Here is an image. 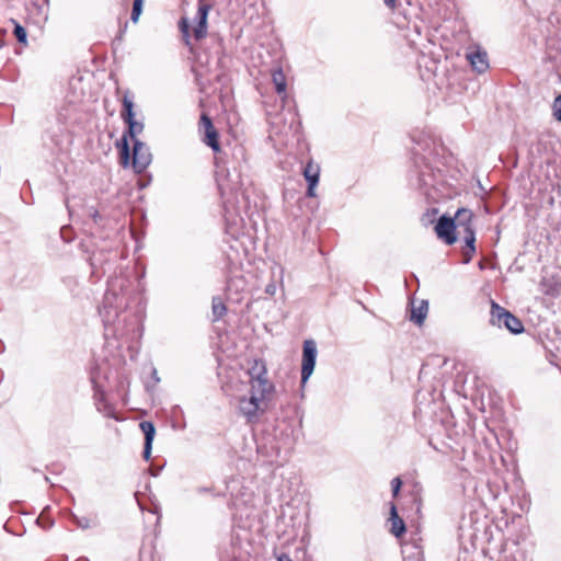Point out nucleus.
<instances>
[{"label": "nucleus", "mask_w": 561, "mask_h": 561, "mask_svg": "<svg viewBox=\"0 0 561 561\" xmlns=\"http://www.w3.org/2000/svg\"><path fill=\"white\" fill-rule=\"evenodd\" d=\"M118 253L116 250L106 245L98 247L92 251L89 262L91 266V275L101 278L110 272L116 263Z\"/></svg>", "instance_id": "4"}, {"label": "nucleus", "mask_w": 561, "mask_h": 561, "mask_svg": "<svg viewBox=\"0 0 561 561\" xmlns=\"http://www.w3.org/2000/svg\"><path fill=\"white\" fill-rule=\"evenodd\" d=\"M304 176L308 182L307 195L309 197L314 196V187L319 182L320 175V167L317 163H313L312 160L308 161L304 167Z\"/></svg>", "instance_id": "13"}, {"label": "nucleus", "mask_w": 561, "mask_h": 561, "mask_svg": "<svg viewBox=\"0 0 561 561\" xmlns=\"http://www.w3.org/2000/svg\"><path fill=\"white\" fill-rule=\"evenodd\" d=\"M216 128L214 127V125L211 127H208V128H204V133L205 135H207V133H210L211 130H215Z\"/></svg>", "instance_id": "34"}, {"label": "nucleus", "mask_w": 561, "mask_h": 561, "mask_svg": "<svg viewBox=\"0 0 561 561\" xmlns=\"http://www.w3.org/2000/svg\"><path fill=\"white\" fill-rule=\"evenodd\" d=\"M317 358V345L313 340H306L302 350L301 382L306 383L313 373Z\"/></svg>", "instance_id": "9"}, {"label": "nucleus", "mask_w": 561, "mask_h": 561, "mask_svg": "<svg viewBox=\"0 0 561 561\" xmlns=\"http://www.w3.org/2000/svg\"><path fill=\"white\" fill-rule=\"evenodd\" d=\"M151 162V153L149 148L139 139H135L133 144V158L129 165L133 167L136 173H141Z\"/></svg>", "instance_id": "8"}, {"label": "nucleus", "mask_w": 561, "mask_h": 561, "mask_svg": "<svg viewBox=\"0 0 561 561\" xmlns=\"http://www.w3.org/2000/svg\"><path fill=\"white\" fill-rule=\"evenodd\" d=\"M473 213L467 208H459L453 217L457 225V233L463 240L466 248L463 250V263L468 264L476 253V233L472 225Z\"/></svg>", "instance_id": "3"}, {"label": "nucleus", "mask_w": 561, "mask_h": 561, "mask_svg": "<svg viewBox=\"0 0 561 561\" xmlns=\"http://www.w3.org/2000/svg\"><path fill=\"white\" fill-rule=\"evenodd\" d=\"M251 396L239 399L240 413L248 420L253 421L257 417L259 411H263L261 403L268 398L272 392H261L251 389Z\"/></svg>", "instance_id": "7"}, {"label": "nucleus", "mask_w": 561, "mask_h": 561, "mask_svg": "<svg viewBox=\"0 0 561 561\" xmlns=\"http://www.w3.org/2000/svg\"><path fill=\"white\" fill-rule=\"evenodd\" d=\"M13 33L19 43L26 44L27 33H26V30L22 25H20L19 23H15Z\"/></svg>", "instance_id": "24"}, {"label": "nucleus", "mask_w": 561, "mask_h": 561, "mask_svg": "<svg viewBox=\"0 0 561 561\" xmlns=\"http://www.w3.org/2000/svg\"><path fill=\"white\" fill-rule=\"evenodd\" d=\"M466 59L478 73H483L489 68L488 54L479 46L469 47L466 53Z\"/></svg>", "instance_id": "11"}, {"label": "nucleus", "mask_w": 561, "mask_h": 561, "mask_svg": "<svg viewBox=\"0 0 561 561\" xmlns=\"http://www.w3.org/2000/svg\"><path fill=\"white\" fill-rule=\"evenodd\" d=\"M408 561H422L420 558H416L414 560H412L411 558L408 559Z\"/></svg>", "instance_id": "36"}, {"label": "nucleus", "mask_w": 561, "mask_h": 561, "mask_svg": "<svg viewBox=\"0 0 561 561\" xmlns=\"http://www.w3.org/2000/svg\"><path fill=\"white\" fill-rule=\"evenodd\" d=\"M272 81L275 85L276 92L279 95L286 96V89H287L286 77L280 67H277L272 70Z\"/></svg>", "instance_id": "16"}, {"label": "nucleus", "mask_w": 561, "mask_h": 561, "mask_svg": "<svg viewBox=\"0 0 561 561\" xmlns=\"http://www.w3.org/2000/svg\"><path fill=\"white\" fill-rule=\"evenodd\" d=\"M128 286L129 279L122 274L107 280V289L99 309L105 328L115 325L119 313L127 306L126 290Z\"/></svg>", "instance_id": "1"}, {"label": "nucleus", "mask_w": 561, "mask_h": 561, "mask_svg": "<svg viewBox=\"0 0 561 561\" xmlns=\"http://www.w3.org/2000/svg\"><path fill=\"white\" fill-rule=\"evenodd\" d=\"M89 215L93 218V220L96 222L98 218L100 217V214L96 209L91 208L89 211Z\"/></svg>", "instance_id": "30"}, {"label": "nucleus", "mask_w": 561, "mask_h": 561, "mask_svg": "<svg viewBox=\"0 0 561 561\" xmlns=\"http://www.w3.org/2000/svg\"><path fill=\"white\" fill-rule=\"evenodd\" d=\"M179 30L182 34L184 44L191 47V35H190V21L187 18H182L179 21Z\"/></svg>", "instance_id": "19"}, {"label": "nucleus", "mask_w": 561, "mask_h": 561, "mask_svg": "<svg viewBox=\"0 0 561 561\" xmlns=\"http://www.w3.org/2000/svg\"><path fill=\"white\" fill-rule=\"evenodd\" d=\"M401 485H402V481L399 477L397 478H393L391 480V489H392V496L396 497L398 496L399 492H400V489H401Z\"/></svg>", "instance_id": "26"}, {"label": "nucleus", "mask_w": 561, "mask_h": 561, "mask_svg": "<svg viewBox=\"0 0 561 561\" xmlns=\"http://www.w3.org/2000/svg\"><path fill=\"white\" fill-rule=\"evenodd\" d=\"M248 375L252 390L261 392H272L274 390L273 383L267 378V369L263 359H253Z\"/></svg>", "instance_id": "6"}, {"label": "nucleus", "mask_w": 561, "mask_h": 561, "mask_svg": "<svg viewBox=\"0 0 561 561\" xmlns=\"http://www.w3.org/2000/svg\"><path fill=\"white\" fill-rule=\"evenodd\" d=\"M490 323L499 328L504 327L514 334H518L524 331L523 322L495 301L491 302Z\"/></svg>", "instance_id": "5"}, {"label": "nucleus", "mask_w": 561, "mask_h": 561, "mask_svg": "<svg viewBox=\"0 0 561 561\" xmlns=\"http://www.w3.org/2000/svg\"><path fill=\"white\" fill-rule=\"evenodd\" d=\"M209 10V4L204 3L202 0L198 1V9L195 16L197 23L193 28V36L196 41H201L207 35V16Z\"/></svg>", "instance_id": "12"}, {"label": "nucleus", "mask_w": 561, "mask_h": 561, "mask_svg": "<svg viewBox=\"0 0 561 561\" xmlns=\"http://www.w3.org/2000/svg\"><path fill=\"white\" fill-rule=\"evenodd\" d=\"M211 126H213V122H211L210 117L205 113L202 114L201 119H199V128L204 129V128H208Z\"/></svg>", "instance_id": "27"}, {"label": "nucleus", "mask_w": 561, "mask_h": 561, "mask_svg": "<svg viewBox=\"0 0 561 561\" xmlns=\"http://www.w3.org/2000/svg\"><path fill=\"white\" fill-rule=\"evenodd\" d=\"M427 302L423 300L417 308H412L411 320L416 324H422L427 313Z\"/></svg>", "instance_id": "18"}, {"label": "nucleus", "mask_w": 561, "mask_h": 561, "mask_svg": "<svg viewBox=\"0 0 561 561\" xmlns=\"http://www.w3.org/2000/svg\"><path fill=\"white\" fill-rule=\"evenodd\" d=\"M396 1L397 0H383V3L390 8L391 10H393L396 8Z\"/></svg>", "instance_id": "32"}, {"label": "nucleus", "mask_w": 561, "mask_h": 561, "mask_svg": "<svg viewBox=\"0 0 561 561\" xmlns=\"http://www.w3.org/2000/svg\"><path fill=\"white\" fill-rule=\"evenodd\" d=\"M76 524L78 527L82 528V529H87L90 527V519L87 518V517H76Z\"/></svg>", "instance_id": "28"}, {"label": "nucleus", "mask_w": 561, "mask_h": 561, "mask_svg": "<svg viewBox=\"0 0 561 561\" xmlns=\"http://www.w3.org/2000/svg\"><path fill=\"white\" fill-rule=\"evenodd\" d=\"M275 291H276V287L273 284L267 285L266 288H265V293L266 294L274 295Z\"/></svg>", "instance_id": "31"}, {"label": "nucleus", "mask_w": 561, "mask_h": 561, "mask_svg": "<svg viewBox=\"0 0 561 561\" xmlns=\"http://www.w3.org/2000/svg\"><path fill=\"white\" fill-rule=\"evenodd\" d=\"M541 290L547 296L557 297L561 294V282L543 277L540 282Z\"/></svg>", "instance_id": "17"}, {"label": "nucleus", "mask_w": 561, "mask_h": 561, "mask_svg": "<svg viewBox=\"0 0 561 561\" xmlns=\"http://www.w3.org/2000/svg\"><path fill=\"white\" fill-rule=\"evenodd\" d=\"M121 116L127 124L128 128L116 145L119 149L121 165L123 168H128L130 161L128 137H130L134 142L135 139H137V136L144 130V124L135 119L134 101L128 91L125 92L123 96V110L121 112Z\"/></svg>", "instance_id": "2"}, {"label": "nucleus", "mask_w": 561, "mask_h": 561, "mask_svg": "<svg viewBox=\"0 0 561 561\" xmlns=\"http://www.w3.org/2000/svg\"><path fill=\"white\" fill-rule=\"evenodd\" d=\"M206 491H208V489H206V488H199L198 489V492H206Z\"/></svg>", "instance_id": "35"}, {"label": "nucleus", "mask_w": 561, "mask_h": 561, "mask_svg": "<svg viewBox=\"0 0 561 561\" xmlns=\"http://www.w3.org/2000/svg\"><path fill=\"white\" fill-rule=\"evenodd\" d=\"M391 522V534L396 537H400L405 533V524L403 519L398 515L397 507L393 503L390 504V518Z\"/></svg>", "instance_id": "15"}, {"label": "nucleus", "mask_w": 561, "mask_h": 561, "mask_svg": "<svg viewBox=\"0 0 561 561\" xmlns=\"http://www.w3.org/2000/svg\"><path fill=\"white\" fill-rule=\"evenodd\" d=\"M417 187L421 190H425L426 187L432 185V175L430 172L421 171L417 175Z\"/></svg>", "instance_id": "22"}, {"label": "nucleus", "mask_w": 561, "mask_h": 561, "mask_svg": "<svg viewBox=\"0 0 561 561\" xmlns=\"http://www.w3.org/2000/svg\"><path fill=\"white\" fill-rule=\"evenodd\" d=\"M204 142L209 146L215 152L220 151V145L218 141V133L217 130H211L210 133H207L204 137Z\"/></svg>", "instance_id": "21"}, {"label": "nucleus", "mask_w": 561, "mask_h": 561, "mask_svg": "<svg viewBox=\"0 0 561 561\" xmlns=\"http://www.w3.org/2000/svg\"><path fill=\"white\" fill-rule=\"evenodd\" d=\"M435 231L437 237L444 240L447 244H454L461 237L457 233V225L451 217L443 215L439 217Z\"/></svg>", "instance_id": "10"}, {"label": "nucleus", "mask_w": 561, "mask_h": 561, "mask_svg": "<svg viewBox=\"0 0 561 561\" xmlns=\"http://www.w3.org/2000/svg\"><path fill=\"white\" fill-rule=\"evenodd\" d=\"M151 474H152V476H157V474H158V471H157V470H153V471L151 470Z\"/></svg>", "instance_id": "37"}, {"label": "nucleus", "mask_w": 561, "mask_h": 561, "mask_svg": "<svg viewBox=\"0 0 561 561\" xmlns=\"http://www.w3.org/2000/svg\"><path fill=\"white\" fill-rule=\"evenodd\" d=\"M144 0H134L130 20L136 23L142 12Z\"/></svg>", "instance_id": "23"}, {"label": "nucleus", "mask_w": 561, "mask_h": 561, "mask_svg": "<svg viewBox=\"0 0 561 561\" xmlns=\"http://www.w3.org/2000/svg\"><path fill=\"white\" fill-rule=\"evenodd\" d=\"M139 427L145 435L142 457L145 460H149L150 456H151L152 443H153V438H154V434H156V428H154L153 423L149 422V421H142L139 424Z\"/></svg>", "instance_id": "14"}, {"label": "nucleus", "mask_w": 561, "mask_h": 561, "mask_svg": "<svg viewBox=\"0 0 561 561\" xmlns=\"http://www.w3.org/2000/svg\"><path fill=\"white\" fill-rule=\"evenodd\" d=\"M554 107H556L554 116L557 117L558 121H561V95H559L556 99Z\"/></svg>", "instance_id": "29"}, {"label": "nucleus", "mask_w": 561, "mask_h": 561, "mask_svg": "<svg viewBox=\"0 0 561 561\" xmlns=\"http://www.w3.org/2000/svg\"><path fill=\"white\" fill-rule=\"evenodd\" d=\"M277 560H278V561H293V560L290 559V557H289L288 554H286V553H282V554H279V556H278V558H277Z\"/></svg>", "instance_id": "33"}, {"label": "nucleus", "mask_w": 561, "mask_h": 561, "mask_svg": "<svg viewBox=\"0 0 561 561\" xmlns=\"http://www.w3.org/2000/svg\"><path fill=\"white\" fill-rule=\"evenodd\" d=\"M224 211H225V217L228 221L229 220L234 221L232 216L234 215L236 209H234V206L229 201H224Z\"/></svg>", "instance_id": "25"}, {"label": "nucleus", "mask_w": 561, "mask_h": 561, "mask_svg": "<svg viewBox=\"0 0 561 561\" xmlns=\"http://www.w3.org/2000/svg\"><path fill=\"white\" fill-rule=\"evenodd\" d=\"M211 309H213L214 320L221 319L227 311L225 304L221 301L220 298H217V297L213 298Z\"/></svg>", "instance_id": "20"}, {"label": "nucleus", "mask_w": 561, "mask_h": 561, "mask_svg": "<svg viewBox=\"0 0 561 561\" xmlns=\"http://www.w3.org/2000/svg\"><path fill=\"white\" fill-rule=\"evenodd\" d=\"M151 474H152V476H157V474H158V471H157V470H153V471L151 470Z\"/></svg>", "instance_id": "38"}]
</instances>
